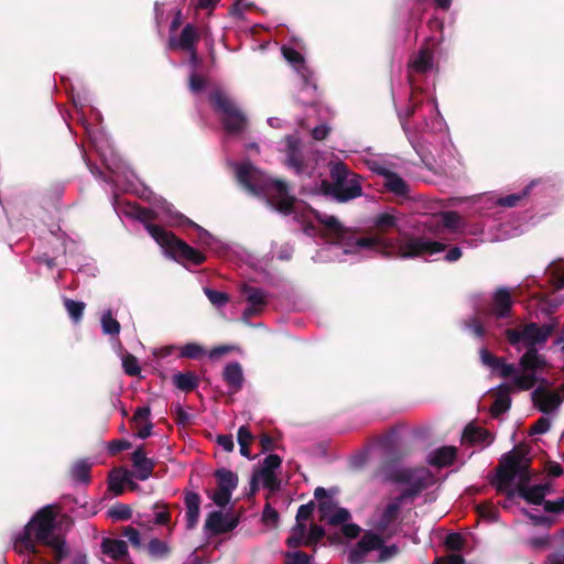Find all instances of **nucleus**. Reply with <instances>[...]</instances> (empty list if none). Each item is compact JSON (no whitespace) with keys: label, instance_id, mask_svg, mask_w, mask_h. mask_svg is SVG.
Returning a JSON list of instances; mask_svg holds the SVG:
<instances>
[{"label":"nucleus","instance_id":"nucleus-1","mask_svg":"<svg viewBox=\"0 0 564 564\" xmlns=\"http://www.w3.org/2000/svg\"><path fill=\"white\" fill-rule=\"evenodd\" d=\"M55 513L51 506L40 509L15 541V549L33 558L30 564H59L68 555L66 542L54 534Z\"/></svg>","mask_w":564,"mask_h":564},{"label":"nucleus","instance_id":"nucleus-2","mask_svg":"<svg viewBox=\"0 0 564 564\" xmlns=\"http://www.w3.org/2000/svg\"><path fill=\"white\" fill-rule=\"evenodd\" d=\"M375 227L379 234L369 237H357L354 246L360 249H369L386 258H417L424 254H435L446 249V245L440 241L427 240L422 237H408L403 241H394L383 235L398 226V218L390 213L376 216Z\"/></svg>","mask_w":564,"mask_h":564},{"label":"nucleus","instance_id":"nucleus-3","mask_svg":"<svg viewBox=\"0 0 564 564\" xmlns=\"http://www.w3.org/2000/svg\"><path fill=\"white\" fill-rule=\"evenodd\" d=\"M531 465L530 447L525 444L516 445L501 456L492 485L498 491L503 492L510 489L514 479H518V495L529 503L543 505L545 501L543 488L538 485L529 486L533 478Z\"/></svg>","mask_w":564,"mask_h":564},{"label":"nucleus","instance_id":"nucleus-4","mask_svg":"<svg viewBox=\"0 0 564 564\" xmlns=\"http://www.w3.org/2000/svg\"><path fill=\"white\" fill-rule=\"evenodd\" d=\"M384 481L409 485V487L403 489L393 502L387 505L380 519L375 525V533L388 535V528L399 517L401 502L406 499H414L423 490L429 488L433 484V475L425 467L405 468L387 474Z\"/></svg>","mask_w":564,"mask_h":564},{"label":"nucleus","instance_id":"nucleus-5","mask_svg":"<svg viewBox=\"0 0 564 564\" xmlns=\"http://www.w3.org/2000/svg\"><path fill=\"white\" fill-rule=\"evenodd\" d=\"M330 181L322 180L319 192L337 203H347L362 195L361 178L344 162L329 163Z\"/></svg>","mask_w":564,"mask_h":564},{"label":"nucleus","instance_id":"nucleus-6","mask_svg":"<svg viewBox=\"0 0 564 564\" xmlns=\"http://www.w3.org/2000/svg\"><path fill=\"white\" fill-rule=\"evenodd\" d=\"M557 326L558 322L556 318L541 326L538 323L530 322L520 328H507L505 335L508 343L518 351L523 348L528 350L544 345Z\"/></svg>","mask_w":564,"mask_h":564},{"label":"nucleus","instance_id":"nucleus-7","mask_svg":"<svg viewBox=\"0 0 564 564\" xmlns=\"http://www.w3.org/2000/svg\"><path fill=\"white\" fill-rule=\"evenodd\" d=\"M152 238L163 248L164 252L182 265H200L206 261V256L191 247L187 242L176 237L172 231H162L151 227Z\"/></svg>","mask_w":564,"mask_h":564},{"label":"nucleus","instance_id":"nucleus-8","mask_svg":"<svg viewBox=\"0 0 564 564\" xmlns=\"http://www.w3.org/2000/svg\"><path fill=\"white\" fill-rule=\"evenodd\" d=\"M209 101L214 110L221 116L223 126L227 132L240 133L246 129L248 123L246 115L225 91L215 89L209 94Z\"/></svg>","mask_w":564,"mask_h":564},{"label":"nucleus","instance_id":"nucleus-9","mask_svg":"<svg viewBox=\"0 0 564 564\" xmlns=\"http://www.w3.org/2000/svg\"><path fill=\"white\" fill-rule=\"evenodd\" d=\"M377 444L383 451V460L377 471L378 475L384 477L387 474L395 471L390 468L391 465L403 460L411 452L410 446L400 437L395 427L390 429L386 434L377 437ZM400 468L399 470H401Z\"/></svg>","mask_w":564,"mask_h":564},{"label":"nucleus","instance_id":"nucleus-10","mask_svg":"<svg viewBox=\"0 0 564 564\" xmlns=\"http://www.w3.org/2000/svg\"><path fill=\"white\" fill-rule=\"evenodd\" d=\"M236 177L239 184L252 194L271 189L272 181L275 180L264 175V173L251 162L239 164L236 170Z\"/></svg>","mask_w":564,"mask_h":564},{"label":"nucleus","instance_id":"nucleus-11","mask_svg":"<svg viewBox=\"0 0 564 564\" xmlns=\"http://www.w3.org/2000/svg\"><path fill=\"white\" fill-rule=\"evenodd\" d=\"M286 165L297 175L311 177L315 169V159L307 155L300 147V141L293 137L288 138Z\"/></svg>","mask_w":564,"mask_h":564},{"label":"nucleus","instance_id":"nucleus-12","mask_svg":"<svg viewBox=\"0 0 564 564\" xmlns=\"http://www.w3.org/2000/svg\"><path fill=\"white\" fill-rule=\"evenodd\" d=\"M381 546V534L373 531H366L356 545L349 551L348 564H364L365 557Z\"/></svg>","mask_w":564,"mask_h":564},{"label":"nucleus","instance_id":"nucleus-13","mask_svg":"<svg viewBox=\"0 0 564 564\" xmlns=\"http://www.w3.org/2000/svg\"><path fill=\"white\" fill-rule=\"evenodd\" d=\"M241 293L246 296L248 302V306L242 312V318L245 321L259 315L268 305V293L262 289L242 284Z\"/></svg>","mask_w":564,"mask_h":564},{"label":"nucleus","instance_id":"nucleus-14","mask_svg":"<svg viewBox=\"0 0 564 564\" xmlns=\"http://www.w3.org/2000/svg\"><path fill=\"white\" fill-rule=\"evenodd\" d=\"M239 524V517L223 511H212L205 521V530L212 535H220L235 530Z\"/></svg>","mask_w":564,"mask_h":564},{"label":"nucleus","instance_id":"nucleus-15","mask_svg":"<svg viewBox=\"0 0 564 564\" xmlns=\"http://www.w3.org/2000/svg\"><path fill=\"white\" fill-rule=\"evenodd\" d=\"M547 381L541 379V386H539L532 392L533 405L544 414H547L557 409L562 403V398L558 392L550 391L546 388Z\"/></svg>","mask_w":564,"mask_h":564},{"label":"nucleus","instance_id":"nucleus-16","mask_svg":"<svg viewBox=\"0 0 564 564\" xmlns=\"http://www.w3.org/2000/svg\"><path fill=\"white\" fill-rule=\"evenodd\" d=\"M276 192V197L271 198V204L274 208L283 215H291L294 213L295 197L289 194V185L285 181H272V187Z\"/></svg>","mask_w":564,"mask_h":564},{"label":"nucleus","instance_id":"nucleus-17","mask_svg":"<svg viewBox=\"0 0 564 564\" xmlns=\"http://www.w3.org/2000/svg\"><path fill=\"white\" fill-rule=\"evenodd\" d=\"M131 462L135 469L134 476L137 479L144 481L152 476L155 463L147 457L143 445L138 446L131 454Z\"/></svg>","mask_w":564,"mask_h":564},{"label":"nucleus","instance_id":"nucleus-18","mask_svg":"<svg viewBox=\"0 0 564 564\" xmlns=\"http://www.w3.org/2000/svg\"><path fill=\"white\" fill-rule=\"evenodd\" d=\"M513 300L507 288H498L492 296L491 313L497 318H507L512 315Z\"/></svg>","mask_w":564,"mask_h":564},{"label":"nucleus","instance_id":"nucleus-19","mask_svg":"<svg viewBox=\"0 0 564 564\" xmlns=\"http://www.w3.org/2000/svg\"><path fill=\"white\" fill-rule=\"evenodd\" d=\"M315 217L319 224L325 226V228L336 237L338 242L347 246L354 245L356 237H351L335 216H327L317 213Z\"/></svg>","mask_w":564,"mask_h":564},{"label":"nucleus","instance_id":"nucleus-20","mask_svg":"<svg viewBox=\"0 0 564 564\" xmlns=\"http://www.w3.org/2000/svg\"><path fill=\"white\" fill-rule=\"evenodd\" d=\"M547 366L546 358L539 354L538 348L525 350L520 357L519 367L522 372L540 373Z\"/></svg>","mask_w":564,"mask_h":564},{"label":"nucleus","instance_id":"nucleus-21","mask_svg":"<svg viewBox=\"0 0 564 564\" xmlns=\"http://www.w3.org/2000/svg\"><path fill=\"white\" fill-rule=\"evenodd\" d=\"M200 496L197 492L194 491H186L184 496V503H185V520H186V528L188 530L194 529L199 519V512H200Z\"/></svg>","mask_w":564,"mask_h":564},{"label":"nucleus","instance_id":"nucleus-22","mask_svg":"<svg viewBox=\"0 0 564 564\" xmlns=\"http://www.w3.org/2000/svg\"><path fill=\"white\" fill-rule=\"evenodd\" d=\"M223 379L229 387L231 393L239 392L245 382L241 365L238 361H232L226 365L223 370Z\"/></svg>","mask_w":564,"mask_h":564},{"label":"nucleus","instance_id":"nucleus-23","mask_svg":"<svg viewBox=\"0 0 564 564\" xmlns=\"http://www.w3.org/2000/svg\"><path fill=\"white\" fill-rule=\"evenodd\" d=\"M457 456V448L455 446H441L430 453L427 463L431 466L443 468L452 466Z\"/></svg>","mask_w":564,"mask_h":564},{"label":"nucleus","instance_id":"nucleus-24","mask_svg":"<svg viewBox=\"0 0 564 564\" xmlns=\"http://www.w3.org/2000/svg\"><path fill=\"white\" fill-rule=\"evenodd\" d=\"M199 41V34L197 32V29L193 24H186L178 40H171L170 46L172 48H180L182 51H188L193 50L195 47L196 43Z\"/></svg>","mask_w":564,"mask_h":564},{"label":"nucleus","instance_id":"nucleus-25","mask_svg":"<svg viewBox=\"0 0 564 564\" xmlns=\"http://www.w3.org/2000/svg\"><path fill=\"white\" fill-rule=\"evenodd\" d=\"M510 387L507 384H500L496 394L494 403L490 406V414L497 419L501 414L506 413L511 408Z\"/></svg>","mask_w":564,"mask_h":564},{"label":"nucleus","instance_id":"nucleus-26","mask_svg":"<svg viewBox=\"0 0 564 564\" xmlns=\"http://www.w3.org/2000/svg\"><path fill=\"white\" fill-rule=\"evenodd\" d=\"M462 441L470 445L480 443L490 444L494 441V437L488 430L469 423L464 429Z\"/></svg>","mask_w":564,"mask_h":564},{"label":"nucleus","instance_id":"nucleus-27","mask_svg":"<svg viewBox=\"0 0 564 564\" xmlns=\"http://www.w3.org/2000/svg\"><path fill=\"white\" fill-rule=\"evenodd\" d=\"M101 550L112 560H121L129 555L127 542L123 540L105 538L101 542Z\"/></svg>","mask_w":564,"mask_h":564},{"label":"nucleus","instance_id":"nucleus-28","mask_svg":"<svg viewBox=\"0 0 564 564\" xmlns=\"http://www.w3.org/2000/svg\"><path fill=\"white\" fill-rule=\"evenodd\" d=\"M381 174L384 176L383 186L387 191L398 196H406L409 194V185L397 173L383 170Z\"/></svg>","mask_w":564,"mask_h":564},{"label":"nucleus","instance_id":"nucleus-29","mask_svg":"<svg viewBox=\"0 0 564 564\" xmlns=\"http://www.w3.org/2000/svg\"><path fill=\"white\" fill-rule=\"evenodd\" d=\"M172 382L182 392L189 393L198 388L199 378L193 371L176 372L172 377Z\"/></svg>","mask_w":564,"mask_h":564},{"label":"nucleus","instance_id":"nucleus-30","mask_svg":"<svg viewBox=\"0 0 564 564\" xmlns=\"http://www.w3.org/2000/svg\"><path fill=\"white\" fill-rule=\"evenodd\" d=\"M433 52L429 47H422L410 63V68L419 74H425L433 67Z\"/></svg>","mask_w":564,"mask_h":564},{"label":"nucleus","instance_id":"nucleus-31","mask_svg":"<svg viewBox=\"0 0 564 564\" xmlns=\"http://www.w3.org/2000/svg\"><path fill=\"white\" fill-rule=\"evenodd\" d=\"M215 478L217 479V487L227 488L229 491H234L238 486V476L234 471L219 468L214 473Z\"/></svg>","mask_w":564,"mask_h":564},{"label":"nucleus","instance_id":"nucleus-32","mask_svg":"<svg viewBox=\"0 0 564 564\" xmlns=\"http://www.w3.org/2000/svg\"><path fill=\"white\" fill-rule=\"evenodd\" d=\"M133 215H134V217L138 220H140L141 223L144 224V228L147 229V231L149 232V235L151 237H152L151 227H156V228L161 229L162 231H167L163 227H161L159 225H155V224H152V221L155 220L156 215L150 208L137 206V207H134V214Z\"/></svg>","mask_w":564,"mask_h":564},{"label":"nucleus","instance_id":"nucleus-33","mask_svg":"<svg viewBox=\"0 0 564 564\" xmlns=\"http://www.w3.org/2000/svg\"><path fill=\"white\" fill-rule=\"evenodd\" d=\"M147 551L153 558H166L171 554V547L167 542L158 538H152L148 545Z\"/></svg>","mask_w":564,"mask_h":564},{"label":"nucleus","instance_id":"nucleus-34","mask_svg":"<svg viewBox=\"0 0 564 564\" xmlns=\"http://www.w3.org/2000/svg\"><path fill=\"white\" fill-rule=\"evenodd\" d=\"M391 534L382 535L381 534V546L376 551H379V555L377 558L378 563H386L397 557L400 554V547L397 544L386 545V539L390 538Z\"/></svg>","mask_w":564,"mask_h":564},{"label":"nucleus","instance_id":"nucleus-35","mask_svg":"<svg viewBox=\"0 0 564 564\" xmlns=\"http://www.w3.org/2000/svg\"><path fill=\"white\" fill-rule=\"evenodd\" d=\"M101 329L105 335L109 336H118L121 326L120 323L112 316V312L110 310L102 313L101 319Z\"/></svg>","mask_w":564,"mask_h":564},{"label":"nucleus","instance_id":"nucleus-36","mask_svg":"<svg viewBox=\"0 0 564 564\" xmlns=\"http://www.w3.org/2000/svg\"><path fill=\"white\" fill-rule=\"evenodd\" d=\"M545 274L547 275L549 282L556 289H564V269L556 262L551 263Z\"/></svg>","mask_w":564,"mask_h":564},{"label":"nucleus","instance_id":"nucleus-37","mask_svg":"<svg viewBox=\"0 0 564 564\" xmlns=\"http://www.w3.org/2000/svg\"><path fill=\"white\" fill-rule=\"evenodd\" d=\"M90 468L91 465L87 463L86 460H78L76 462L70 470L72 477L74 480L83 482V484H89L90 482Z\"/></svg>","mask_w":564,"mask_h":564},{"label":"nucleus","instance_id":"nucleus-38","mask_svg":"<svg viewBox=\"0 0 564 564\" xmlns=\"http://www.w3.org/2000/svg\"><path fill=\"white\" fill-rule=\"evenodd\" d=\"M64 307L74 323L77 324L83 319L84 311L86 307L84 302L65 297Z\"/></svg>","mask_w":564,"mask_h":564},{"label":"nucleus","instance_id":"nucleus-39","mask_svg":"<svg viewBox=\"0 0 564 564\" xmlns=\"http://www.w3.org/2000/svg\"><path fill=\"white\" fill-rule=\"evenodd\" d=\"M107 513L113 521H127L132 518L131 507L121 502L115 503L110 507Z\"/></svg>","mask_w":564,"mask_h":564},{"label":"nucleus","instance_id":"nucleus-40","mask_svg":"<svg viewBox=\"0 0 564 564\" xmlns=\"http://www.w3.org/2000/svg\"><path fill=\"white\" fill-rule=\"evenodd\" d=\"M514 384L520 390H530L532 389L540 380L536 373L532 372H522V375L514 376Z\"/></svg>","mask_w":564,"mask_h":564},{"label":"nucleus","instance_id":"nucleus-41","mask_svg":"<svg viewBox=\"0 0 564 564\" xmlns=\"http://www.w3.org/2000/svg\"><path fill=\"white\" fill-rule=\"evenodd\" d=\"M206 354L205 348L197 343H187L181 349L180 356L182 358H188L197 360Z\"/></svg>","mask_w":564,"mask_h":564},{"label":"nucleus","instance_id":"nucleus-42","mask_svg":"<svg viewBox=\"0 0 564 564\" xmlns=\"http://www.w3.org/2000/svg\"><path fill=\"white\" fill-rule=\"evenodd\" d=\"M258 475L262 480L263 487L274 492L280 489V480L278 479L274 471L258 470Z\"/></svg>","mask_w":564,"mask_h":564},{"label":"nucleus","instance_id":"nucleus-43","mask_svg":"<svg viewBox=\"0 0 564 564\" xmlns=\"http://www.w3.org/2000/svg\"><path fill=\"white\" fill-rule=\"evenodd\" d=\"M284 564H311L312 556L303 551H288L283 554Z\"/></svg>","mask_w":564,"mask_h":564},{"label":"nucleus","instance_id":"nucleus-44","mask_svg":"<svg viewBox=\"0 0 564 564\" xmlns=\"http://www.w3.org/2000/svg\"><path fill=\"white\" fill-rule=\"evenodd\" d=\"M121 534L129 540V542L131 543V545L134 550L140 551L143 549L142 541H141V534L138 529H135L131 525H127V527L122 528Z\"/></svg>","mask_w":564,"mask_h":564},{"label":"nucleus","instance_id":"nucleus-45","mask_svg":"<svg viewBox=\"0 0 564 564\" xmlns=\"http://www.w3.org/2000/svg\"><path fill=\"white\" fill-rule=\"evenodd\" d=\"M154 510H159L155 512L154 523L156 525H166L171 520V513L167 510V505L165 502H156L153 505Z\"/></svg>","mask_w":564,"mask_h":564},{"label":"nucleus","instance_id":"nucleus-46","mask_svg":"<svg viewBox=\"0 0 564 564\" xmlns=\"http://www.w3.org/2000/svg\"><path fill=\"white\" fill-rule=\"evenodd\" d=\"M325 536L323 527L312 524L305 539V546H316V544Z\"/></svg>","mask_w":564,"mask_h":564},{"label":"nucleus","instance_id":"nucleus-47","mask_svg":"<svg viewBox=\"0 0 564 564\" xmlns=\"http://www.w3.org/2000/svg\"><path fill=\"white\" fill-rule=\"evenodd\" d=\"M122 367L128 376H138L141 371L138 359L131 354L123 357Z\"/></svg>","mask_w":564,"mask_h":564},{"label":"nucleus","instance_id":"nucleus-48","mask_svg":"<svg viewBox=\"0 0 564 564\" xmlns=\"http://www.w3.org/2000/svg\"><path fill=\"white\" fill-rule=\"evenodd\" d=\"M529 193L527 187L521 193L510 194L498 199V204L502 207H514L517 206Z\"/></svg>","mask_w":564,"mask_h":564},{"label":"nucleus","instance_id":"nucleus-49","mask_svg":"<svg viewBox=\"0 0 564 564\" xmlns=\"http://www.w3.org/2000/svg\"><path fill=\"white\" fill-rule=\"evenodd\" d=\"M205 294L213 305L218 307L224 306L229 302V295L213 289H205Z\"/></svg>","mask_w":564,"mask_h":564},{"label":"nucleus","instance_id":"nucleus-50","mask_svg":"<svg viewBox=\"0 0 564 564\" xmlns=\"http://www.w3.org/2000/svg\"><path fill=\"white\" fill-rule=\"evenodd\" d=\"M442 220L444 227L455 230L457 229L462 224V216L454 210L444 212L442 214Z\"/></svg>","mask_w":564,"mask_h":564},{"label":"nucleus","instance_id":"nucleus-51","mask_svg":"<svg viewBox=\"0 0 564 564\" xmlns=\"http://www.w3.org/2000/svg\"><path fill=\"white\" fill-rule=\"evenodd\" d=\"M232 492L227 490V488H219L210 496V499L214 503L220 508L226 507L231 500Z\"/></svg>","mask_w":564,"mask_h":564},{"label":"nucleus","instance_id":"nucleus-52","mask_svg":"<svg viewBox=\"0 0 564 564\" xmlns=\"http://www.w3.org/2000/svg\"><path fill=\"white\" fill-rule=\"evenodd\" d=\"M477 511L480 517L490 521H496L498 517V509L490 502L485 501L477 506Z\"/></svg>","mask_w":564,"mask_h":564},{"label":"nucleus","instance_id":"nucleus-53","mask_svg":"<svg viewBox=\"0 0 564 564\" xmlns=\"http://www.w3.org/2000/svg\"><path fill=\"white\" fill-rule=\"evenodd\" d=\"M283 57L292 65H303V55L291 46H282L281 48Z\"/></svg>","mask_w":564,"mask_h":564},{"label":"nucleus","instance_id":"nucleus-54","mask_svg":"<svg viewBox=\"0 0 564 564\" xmlns=\"http://www.w3.org/2000/svg\"><path fill=\"white\" fill-rule=\"evenodd\" d=\"M351 514L346 508H337L329 517L328 523L330 525H344L350 520Z\"/></svg>","mask_w":564,"mask_h":564},{"label":"nucleus","instance_id":"nucleus-55","mask_svg":"<svg viewBox=\"0 0 564 564\" xmlns=\"http://www.w3.org/2000/svg\"><path fill=\"white\" fill-rule=\"evenodd\" d=\"M551 427V420L546 416H541L534 424L531 425L529 434L538 435L546 433Z\"/></svg>","mask_w":564,"mask_h":564},{"label":"nucleus","instance_id":"nucleus-56","mask_svg":"<svg viewBox=\"0 0 564 564\" xmlns=\"http://www.w3.org/2000/svg\"><path fill=\"white\" fill-rule=\"evenodd\" d=\"M335 508H336V506L332 499H326L324 501H319L318 502L319 520L328 521L329 517L334 513Z\"/></svg>","mask_w":564,"mask_h":564},{"label":"nucleus","instance_id":"nucleus-57","mask_svg":"<svg viewBox=\"0 0 564 564\" xmlns=\"http://www.w3.org/2000/svg\"><path fill=\"white\" fill-rule=\"evenodd\" d=\"M188 86L192 93L199 94L206 87V80L197 73H192L188 80Z\"/></svg>","mask_w":564,"mask_h":564},{"label":"nucleus","instance_id":"nucleus-58","mask_svg":"<svg viewBox=\"0 0 564 564\" xmlns=\"http://www.w3.org/2000/svg\"><path fill=\"white\" fill-rule=\"evenodd\" d=\"M464 545V540L459 533H449L445 539V546L451 551H459Z\"/></svg>","mask_w":564,"mask_h":564},{"label":"nucleus","instance_id":"nucleus-59","mask_svg":"<svg viewBox=\"0 0 564 564\" xmlns=\"http://www.w3.org/2000/svg\"><path fill=\"white\" fill-rule=\"evenodd\" d=\"M492 371H499L501 378H509L516 375V367L512 364H506L502 358H499V364L495 365Z\"/></svg>","mask_w":564,"mask_h":564},{"label":"nucleus","instance_id":"nucleus-60","mask_svg":"<svg viewBox=\"0 0 564 564\" xmlns=\"http://www.w3.org/2000/svg\"><path fill=\"white\" fill-rule=\"evenodd\" d=\"M282 464V459L276 454H269L264 460L263 466L260 470L274 471Z\"/></svg>","mask_w":564,"mask_h":564},{"label":"nucleus","instance_id":"nucleus-61","mask_svg":"<svg viewBox=\"0 0 564 564\" xmlns=\"http://www.w3.org/2000/svg\"><path fill=\"white\" fill-rule=\"evenodd\" d=\"M262 520L267 524H276L279 521V512L270 503H267L263 508Z\"/></svg>","mask_w":564,"mask_h":564},{"label":"nucleus","instance_id":"nucleus-62","mask_svg":"<svg viewBox=\"0 0 564 564\" xmlns=\"http://www.w3.org/2000/svg\"><path fill=\"white\" fill-rule=\"evenodd\" d=\"M314 509H315L314 501H310L308 503L301 505L297 509L296 520H299V521L308 520L312 517Z\"/></svg>","mask_w":564,"mask_h":564},{"label":"nucleus","instance_id":"nucleus-63","mask_svg":"<svg viewBox=\"0 0 564 564\" xmlns=\"http://www.w3.org/2000/svg\"><path fill=\"white\" fill-rule=\"evenodd\" d=\"M543 508L546 512L558 513L564 511V497L558 498L555 501L545 500Z\"/></svg>","mask_w":564,"mask_h":564},{"label":"nucleus","instance_id":"nucleus-64","mask_svg":"<svg viewBox=\"0 0 564 564\" xmlns=\"http://www.w3.org/2000/svg\"><path fill=\"white\" fill-rule=\"evenodd\" d=\"M465 560L460 554H448L446 556L436 557L433 564H464Z\"/></svg>","mask_w":564,"mask_h":564}]
</instances>
